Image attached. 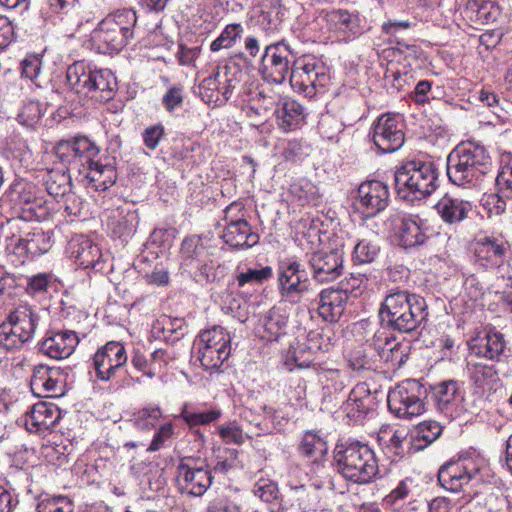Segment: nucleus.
<instances>
[{"mask_svg": "<svg viewBox=\"0 0 512 512\" xmlns=\"http://www.w3.org/2000/svg\"><path fill=\"white\" fill-rule=\"evenodd\" d=\"M380 253L377 241L362 239L358 241L353 250V260L359 264L372 263Z\"/></svg>", "mask_w": 512, "mask_h": 512, "instance_id": "obj_50", "label": "nucleus"}, {"mask_svg": "<svg viewBox=\"0 0 512 512\" xmlns=\"http://www.w3.org/2000/svg\"><path fill=\"white\" fill-rule=\"evenodd\" d=\"M21 219H8L0 225V238L5 243L8 254L15 255L21 262L27 256H37L50 248L49 238L41 230L26 232Z\"/></svg>", "mask_w": 512, "mask_h": 512, "instance_id": "obj_9", "label": "nucleus"}, {"mask_svg": "<svg viewBox=\"0 0 512 512\" xmlns=\"http://www.w3.org/2000/svg\"><path fill=\"white\" fill-rule=\"evenodd\" d=\"M55 158L59 166L47 169L43 176V183L47 193L54 198H58L71 190L73 172L69 171L56 156Z\"/></svg>", "mask_w": 512, "mask_h": 512, "instance_id": "obj_31", "label": "nucleus"}, {"mask_svg": "<svg viewBox=\"0 0 512 512\" xmlns=\"http://www.w3.org/2000/svg\"><path fill=\"white\" fill-rule=\"evenodd\" d=\"M470 378L482 390H490L498 381L497 371L493 365L474 363L469 368Z\"/></svg>", "mask_w": 512, "mask_h": 512, "instance_id": "obj_44", "label": "nucleus"}, {"mask_svg": "<svg viewBox=\"0 0 512 512\" xmlns=\"http://www.w3.org/2000/svg\"><path fill=\"white\" fill-rule=\"evenodd\" d=\"M343 251L339 249L320 250L309 256L308 264L312 277L319 283L337 279L343 271Z\"/></svg>", "mask_w": 512, "mask_h": 512, "instance_id": "obj_19", "label": "nucleus"}, {"mask_svg": "<svg viewBox=\"0 0 512 512\" xmlns=\"http://www.w3.org/2000/svg\"><path fill=\"white\" fill-rule=\"evenodd\" d=\"M394 181L400 198L420 200L436 190L438 173L432 162L408 161L396 170Z\"/></svg>", "mask_w": 512, "mask_h": 512, "instance_id": "obj_7", "label": "nucleus"}, {"mask_svg": "<svg viewBox=\"0 0 512 512\" xmlns=\"http://www.w3.org/2000/svg\"><path fill=\"white\" fill-rule=\"evenodd\" d=\"M372 140L382 153L399 150L405 141L401 116L391 113L379 116L372 125Z\"/></svg>", "mask_w": 512, "mask_h": 512, "instance_id": "obj_16", "label": "nucleus"}, {"mask_svg": "<svg viewBox=\"0 0 512 512\" xmlns=\"http://www.w3.org/2000/svg\"><path fill=\"white\" fill-rule=\"evenodd\" d=\"M509 251L510 244L507 240L486 236L475 243V263L484 269L498 268L504 264Z\"/></svg>", "mask_w": 512, "mask_h": 512, "instance_id": "obj_21", "label": "nucleus"}, {"mask_svg": "<svg viewBox=\"0 0 512 512\" xmlns=\"http://www.w3.org/2000/svg\"><path fill=\"white\" fill-rule=\"evenodd\" d=\"M491 165V158L483 146L461 143L447 157V176L456 186L474 185L490 171Z\"/></svg>", "mask_w": 512, "mask_h": 512, "instance_id": "obj_3", "label": "nucleus"}, {"mask_svg": "<svg viewBox=\"0 0 512 512\" xmlns=\"http://www.w3.org/2000/svg\"><path fill=\"white\" fill-rule=\"evenodd\" d=\"M368 278L362 273H351L349 277H346L341 281V287L338 290L345 291V294H352L357 297L361 292L367 288Z\"/></svg>", "mask_w": 512, "mask_h": 512, "instance_id": "obj_57", "label": "nucleus"}, {"mask_svg": "<svg viewBox=\"0 0 512 512\" xmlns=\"http://www.w3.org/2000/svg\"><path fill=\"white\" fill-rule=\"evenodd\" d=\"M162 417V410L157 405H149L134 414L133 423L139 430H151Z\"/></svg>", "mask_w": 512, "mask_h": 512, "instance_id": "obj_49", "label": "nucleus"}, {"mask_svg": "<svg viewBox=\"0 0 512 512\" xmlns=\"http://www.w3.org/2000/svg\"><path fill=\"white\" fill-rule=\"evenodd\" d=\"M430 230L419 216L404 217L399 227L400 244L406 249L421 246L428 240Z\"/></svg>", "mask_w": 512, "mask_h": 512, "instance_id": "obj_28", "label": "nucleus"}, {"mask_svg": "<svg viewBox=\"0 0 512 512\" xmlns=\"http://www.w3.org/2000/svg\"><path fill=\"white\" fill-rule=\"evenodd\" d=\"M496 185L502 195L506 198H512V157L498 173Z\"/></svg>", "mask_w": 512, "mask_h": 512, "instance_id": "obj_63", "label": "nucleus"}, {"mask_svg": "<svg viewBox=\"0 0 512 512\" xmlns=\"http://www.w3.org/2000/svg\"><path fill=\"white\" fill-rule=\"evenodd\" d=\"M299 451L306 457H319L327 451L325 440L314 431H307L302 438Z\"/></svg>", "mask_w": 512, "mask_h": 512, "instance_id": "obj_48", "label": "nucleus"}, {"mask_svg": "<svg viewBox=\"0 0 512 512\" xmlns=\"http://www.w3.org/2000/svg\"><path fill=\"white\" fill-rule=\"evenodd\" d=\"M472 207L470 201L449 194L442 196L434 205L437 215L449 226L465 221L472 212Z\"/></svg>", "mask_w": 512, "mask_h": 512, "instance_id": "obj_26", "label": "nucleus"}, {"mask_svg": "<svg viewBox=\"0 0 512 512\" xmlns=\"http://www.w3.org/2000/svg\"><path fill=\"white\" fill-rule=\"evenodd\" d=\"M441 432L442 427L439 423L435 421H424L417 425L413 432V437L417 441L424 442L423 445L418 447L419 449H422L434 442L441 435Z\"/></svg>", "mask_w": 512, "mask_h": 512, "instance_id": "obj_53", "label": "nucleus"}, {"mask_svg": "<svg viewBox=\"0 0 512 512\" xmlns=\"http://www.w3.org/2000/svg\"><path fill=\"white\" fill-rule=\"evenodd\" d=\"M272 275L273 271L270 266L240 264L236 267L234 280L238 288L255 287L262 285Z\"/></svg>", "mask_w": 512, "mask_h": 512, "instance_id": "obj_33", "label": "nucleus"}, {"mask_svg": "<svg viewBox=\"0 0 512 512\" xmlns=\"http://www.w3.org/2000/svg\"><path fill=\"white\" fill-rule=\"evenodd\" d=\"M319 381L329 393L339 392L346 386L347 375L337 369L323 370L319 373Z\"/></svg>", "mask_w": 512, "mask_h": 512, "instance_id": "obj_54", "label": "nucleus"}, {"mask_svg": "<svg viewBox=\"0 0 512 512\" xmlns=\"http://www.w3.org/2000/svg\"><path fill=\"white\" fill-rule=\"evenodd\" d=\"M207 258V250L199 237L185 238L181 245L182 268L192 273L194 265Z\"/></svg>", "mask_w": 512, "mask_h": 512, "instance_id": "obj_40", "label": "nucleus"}, {"mask_svg": "<svg viewBox=\"0 0 512 512\" xmlns=\"http://www.w3.org/2000/svg\"><path fill=\"white\" fill-rule=\"evenodd\" d=\"M278 125L285 132L301 128L306 121L304 107L295 100H286L275 111Z\"/></svg>", "mask_w": 512, "mask_h": 512, "instance_id": "obj_32", "label": "nucleus"}, {"mask_svg": "<svg viewBox=\"0 0 512 512\" xmlns=\"http://www.w3.org/2000/svg\"><path fill=\"white\" fill-rule=\"evenodd\" d=\"M125 347L118 341L107 342L99 348L93 357L96 376L101 381H109L126 364Z\"/></svg>", "mask_w": 512, "mask_h": 512, "instance_id": "obj_18", "label": "nucleus"}, {"mask_svg": "<svg viewBox=\"0 0 512 512\" xmlns=\"http://www.w3.org/2000/svg\"><path fill=\"white\" fill-rule=\"evenodd\" d=\"M504 198L506 197L498 190V193L486 195L482 199L483 208L487 211L489 216H499L505 212L506 201Z\"/></svg>", "mask_w": 512, "mask_h": 512, "instance_id": "obj_64", "label": "nucleus"}, {"mask_svg": "<svg viewBox=\"0 0 512 512\" xmlns=\"http://www.w3.org/2000/svg\"><path fill=\"white\" fill-rule=\"evenodd\" d=\"M222 238L230 247L250 248L259 241V236L254 233L246 220L228 223L223 231Z\"/></svg>", "mask_w": 512, "mask_h": 512, "instance_id": "obj_30", "label": "nucleus"}, {"mask_svg": "<svg viewBox=\"0 0 512 512\" xmlns=\"http://www.w3.org/2000/svg\"><path fill=\"white\" fill-rule=\"evenodd\" d=\"M244 73L234 61L219 65L216 71L203 79L198 87L201 99L207 104L221 106L236 92L241 95L240 83Z\"/></svg>", "mask_w": 512, "mask_h": 512, "instance_id": "obj_11", "label": "nucleus"}, {"mask_svg": "<svg viewBox=\"0 0 512 512\" xmlns=\"http://www.w3.org/2000/svg\"><path fill=\"white\" fill-rule=\"evenodd\" d=\"M505 346L503 335L495 330H489L483 338H479L471 345V351L476 356L498 361Z\"/></svg>", "mask_w": 512, "mask_h": 512, "instance_id": "obj_35", "label": "nucleus"}, {"mask_svg": "<svg viewBox=\"0 0 512 512\" xmlns=\"http://www.w3.org/2000/svg\"><path fill=\"white\" fill-rule=\"evenodd\" d=\"M288 323V313L285 309L274 306L263 318V334L262 338L267 341L278 340V338L286 333Z\"/></svg>", "mask_w": 512, "mask_h": 512, "instance_id": "obj_38", "label": "nucleus"}, {"mask_svg": "<svg viewBox=\"0 0 512 512\" xmlns=\"http://www.w3.org/2000/svg\"><path fill=\"white\" fill-rule=\"evenodd\" d=\"M484 466L485 460L481 457H466L448 462L439 469L438 481L446 490L459 492L477 478Z\"/></svg>", "mask_w": 512, "mask_h": 512, "instance_id": "obj_14", "label": "nucleus"}, {"mask_svg": "<svg viewBox=\"0 0 512 512\" xmlns=\"http://www.w3.org/2000/svg\"><path fill=\"white\" fill-rule=\"evenodd\" d=\"M76 263L84 269L102 270V253L98 245L86 237L77 240V247L74 249Z\"/></svg>", "mask_w": 512, "mask_h": 512, "instance_id": "obj_37", "label": "nucleus"}, {"mask_svg": "<svg viewBox=\"0 0 512 512\" xmlns=\"http://www.w3.org/2000/svg\"><path fill=\"white\" fill-rule=\"evenodd\" d=\"M377 404L376 392L372 393L368 384L358 383L351 390L342 409L347 418L355 424L361 422L369 413L373 412Z\"/></svg>", "mask_w": 512, "mask_h": 512, "instance_id": "obj_24", "label": "nucleus"}, {"mask_svg": "<svg viewBox=\"0 0 512 512\" xmlns=\"http://www.w3.org/2000/svg\"><path fill=\"white\" fill-rule=\"evenodd\" d=\"M78 343L75 331L49 329L38 343V349L43 355L60 360L69 357Z\"/></svg>", "mask_w": 512, "mask_h": 512, "instance_id": "obj_22", "label": "nucleus"}, {"mask_svg": "<svg viewBox=\"0 0 512 512\" xmlns=\"http://www.w3.org/2000/svg\"><path fill=\"white\" fill-rule=\"evenodd\" d=\"M382 323L394 331L411 333L428 317L426 300L408 290L391 289L379 309Z\"/></svg>", "mask_w": 512, "mask_h": 512, "instance_id": "obj_2", "label": "nucleus"}, {"mask_svg": "<svg viewBox=\"0 0 512 512\" xmlns=\"http://www.w3.org/2000/svg\"><path fill=\"white\" fill-rule=\"evenodd\" d=\"M61 418L57 405L49 402H38L26 413L24 425L31 433H44L53 428Z\"/></svg>", "mask_w": 512, "mask_h": 512, "instance_id": "obj_25", "label": "nucleus"}, {"mask_svg": "<svg viewBox=\"0 0 512 512\" xmlns=\"http://www.w3.org/2000/svg\"><path fill=\"white\" fill-rule=\"evenodd\" d=\"M296 53L284 41L266 47L261 58L260 71L275 83H282L291 74Z\"/></svg>", "mask_w": 512, "mask_h": 512, "instance_id": "obj_15", "label": "nucleus"}, {"mask_svg": "<svg viewBox=\"0 0 512 512\" xmlns=\"http://www.w3.org/2000/svg\"><path fill=\"white\" fill-rule=\"evenodd\" d=\"M348 296L345 291L327 288L320 292L318 313L327 322H336L342 316Z\"/></svg>", "mask_w": 512, "mask_h": 512, "instance_id": "obj_29", "label": "nucleus"}, {"mask_svg": "<svg viewBox=\"0 0 512 512\" xmlns=\"http://www.w3.org/2000/svg\"><path fill=\"white\" fill-rule=\"evenodd\" d=\"M432 396L441 412H452L462 400L459 385L454 380H447L432 387Z\"/></svg>", "mask_w": 512, "mask_h": 512, "instance_id": "obj_34", "label": "nucleus"}, {"mask_svg": "<svg viewBox=\"0 0 512 512\" xmlns=\"http://www.w3.org/2000/svg\"><path fill=\"white\" fill-rule=\"evenodd\" d=\"M137 214L135 211L118 208L108 219V228L118 238L126 239L136 230Z\"/></svg>", "mask_w": 512, "mask_h": 512, "instance_id": "obj_39", "label": "nucleus"}, {"mask_svg": "<svg viewBox=\"0 0 512 512\" xmlns=\"http://www.w3.org/2000/svg\"><path fill=\"white\" fill-rule=\"evenodd\" d=\"M219 409H210L205 411H192L185 404L181 410L180 417L190 426L208 425L217 421L221 416Z\"/></svg>", "mask_w": 512, "mask_h": 512, "instance_id": "obj_47", "label": "nucleus"}, {"mask_svg": "<svg viewBox=\"0 0 512 512\" xmlns=\"http://www.w3.org/2000/svg\"><path fill=\"white\" fill-rule=\"evenodd\" d=\"M39 320V309L26 302L19 303L0 324V346L6 350L21 348L33 339Z\"/></svg>", "mask_w": 512, "mask_h": 512, "instance_id": "obj_8", "label": "nucleus"}, {"mask_svg": "<svg viewBox=\"0 0 512 512\" xmlns=\"http://www.w3.org/2000/svg\"><path fill=\"white\" fill-rule=\"evenodd\" d=\"M136 23V12L132 9L117 10L108 14L91 32V47L102 54L120 52L134 37Z\"/></svg>", "mask_w": 512, "mask_h": 512, "instance_id": "obj_4", "label": "nucleus"}, {"mask_svg": "<svg viewBox=\"0 0 512 512\" xmlns=\"http://www.w3.org/2000/svg\"><path fill=\"white\" fill-rule=\"evenodd\" d=\"M243 33V27L241 24H229L221 32V34L210 44V50L212 52H218L221 49L231 48L237 41V39Z\"/></svg>", "mask_w": 512, "mask_h": 512, "instance_id": "obj_51", "label": "nucleus"}, {"mask_svg": "<svg viewBox=\"0 0 512 512\" xmlns=\"http://www.w3.org/2000/svg\"><path fill=\"white\" fill-rule=\"evenodd\" d=\"M99 153V147L86 136L61 140L54 149V155L79 183L95 191H105L115 184L117 172L111 164L100 162Z\"/></svg>", "mask_w": 512, "mask_h": 512, "instance_id": "obj_1", "label": "nucleus"}, {"mask_svg": "<svg viewBox=\"0 0 512 512\" xmlns=\"http://www.w3.org/2000/svg\"><path fill=\"white\" fill-rule=\"evenodd\" d=\"M277 288L281 300L298 304L312 291L305 268L293 258L280 260L277 266Z\"/></svg>", "mask_w": 512, "mask_h": 512, "instance_id": "obj_13", "label": "nucleus"}, {"mask_svg": "<svg viewBox=\"0 0 512 512\" xmlns=\"http://www.w3.org/2000/svg\"><path fill=\"white\" fill-rule=\"evenodd\" d=\"M334 458L337 471L353 483L368 484L379 473L375 453L367 444L355 441L337 446Z\"/></svg>", "mask_w": 512, "mask_h": 512, "instance_id": "obj_6", "label": "nucleus"}, {"mask_svg": "<svg viewBox=\"0 0 512 512\" xmlns=\"http://www.w3.org/2000/svg\"><path fill=\"white\" fill-rule=\"evenodd\" d=\"M466 10L475 15V21L480 24L493 23L500 16V8L491 1H469Z\"/></svg>", "mask_w": 512, "mask_h": 512, "instance_id": "obj_42", "label": "nucleus"}, {"mask_svg": "<svg viewBox=\"0 0 512 512\" xmlns=\"http://www.w3.org/2000/svg\"><path fill=\"white\" fill-rule=\"evenodd\" d=\"M231 336L225 328L214 326L210 329L203 330L197 336L194 345H203L215 347L217 349H225L231 351Z\"/></svg>", "mask_w": 512, "mask_h": 512, "instance_id": "obj_41", "label": "nucleus"}, {"mask_svg": "<svg viewBox=\"0 0 512 512\" xmlns=\"http://www.w3.org/2000/svg\"><path fill=\"white\" fill-rule=\"evenodd\" d=\"M61 379L60 368L39 364L33 368L30 386L38 396L58 395L61 392Z\"/></svg>", "mask_w": 512, "mask_h": 512, "instance_id": "obj_27", "label": "nucleus"}, {"mask_svg": "<svg viewBox=\"0 0 512 512\" xmlns=\"http://www.w3.org/2000/svg\"><path fill=\"white\" fill-rule=\"evenodd\" d=\"M426 389L415 379H407L387 395L389 411L400 419L410 420L425 412Z\"/></svg>", "mask_w": 512, "mask_h": 512, "instance_id": "obj_12", "label": "nucleus"}, {"mask_svg": "<svg viewBox=\"0 0 512 512\" xmlns=\"http://www.w3.org/2000/svg\"><path fill=\"white\" fill-rule=\"evenodd\" d=\"M178 483L182 491L201 496L212 484V475L207 465L197 466L192 459H184L178 465Z\"/></svg>", "mask_w": 512, "mask_h": 512, "instance_id": "obj_20", "label": "nucleus"}, {"mask_svg": "<svg viewBox=\"0 0 512 512\" xmlns=\"http://www.w3.org/2000/svg\"><path fill=\"white\" fill-rule=\"evenodd\" d=\"M414 488V480L412 478H405L397 484L383 499V503L387 506H394L405 501Z\"/></svg>", "mask_w": 512, "mask_h": 512, "instance_id": "obj_55", "label": "nucleus"}, {"mask_svg": "<svg viewBox=\"0 0 512 512\" xmlns=\"http://www.w3.org/2000/svg\"><path fill=\"white\" fill-rule=\"evenodd\" d=\"M39 190L36 185L26 179H15L5 192V197L9 200L12 208L20 214L28 205Z\"/></svg>", "mask_w": 512, "mask_h": 512, "instance_id": "obj_36", "label": "nucleus"}, {"mask_svg": "<svg viewBox=\"0 0 512 512\" xmlns=\"http://www.w3.org/2000/svg\"><path fill=\"white\" fill-rule=\"evenodd\" d=\"M194 346L197 349V359L206 370L219 368L230 355V350H220L215 347L203 345Z\"/></svg>", "mask_w": 512, "mask_h": 512, "instance_id": "obj_45", "label": "nucleus"}, {"mask_svg": "<svg viewBox=\"0 0 512 512\" xmlns=\"http://www.w3.org/2000/svg\"><path fill=\"white\" fill-rule=\"evenodd\" d=\"M38 512H74V503L65 496L43 499L37 506Z\"/></svg>", "mask_w": 512, "mask_h": 512, "instance_id": "obj_56", "label": "nucleus"}, {"mask_svg": "<svg viewBox=\"0 0 512 512\" xmlns=\"http://www.w3.org/2000/svg\"><path fill=\"white\" fill-rule=\"evenodd\" d=\"M368 342L374 347L380 357L384 354L386 348L391 346V344L393 347H396L397 345L396 338L384 327L378 329Z\"/></svg>", "mask_w": 512, "mask_h": 512, "instance_id": "obj_60", "label": "nucleus"}, {"mask_svg": "<svg viewBox=\"0 0 512 512\" xmlns=\"http://www.w3.org/2000/svg\"><path fill=\"white\" fill-rule=\"evenodd\" d=\"M253 493L262 501L271 503L278 496V488L273 481L269 479H260L255 483Z\"/></svg>", "mask_w": 512, "mask_h": 512, "instance_id": "obj_62", "label": "nucleus"}, {"mask_svg": "<svg viewBox=\"0 0 512 512\" xmlns=\"http://www.w3.org/2000/svg\"><path fill=\"white\" fill-rule=\"evenodd\" d=\"M318 129L324 138L333 140L344 130V125L335 117L326 115L320 119Z\"/></svg>", "mask_w": 512, "mask_h": 512, "instance_id": "obj_59", "label": "nucleus"}, {"mask_svg": "<svg viewBox=\"0 0 512 512\" xmlns=\"http://www.w3.org/2000/svg\"><path fill=\"white\" fill-rule=\"evenodd\" d=\"M66 82L79 97L97 101L112 99L117 88V80L112 71L98 69L85 61H76L68 66Z\"/></svg>", "mask_w": 512, "mask_h": 512, "instance_id": "obj_5", "label": "nucleus"}, {"mask_svg": "<svg viewBox=\"0 0 512 512\" xmlns=\"http://www.w3.org/2000/svg\"><path fill=\"white\" fill-rule=\"evenodd\" d=\"M388 201V187L381 181L371 180L358 187L354 206L365 218H372L387 207Z\"/></svg>", "mask_w": 512, "mask_h": 512, "instance_id": "obj_17", "label": "nucleus"}, {"mask_svg": "<svg viewBox=\"0 0 512 512\" xmlns=\"http://www.w3.org/2000/svg\"><path fill=\"white\" fill-rule=\"evenodd\" d=\"M60 197L63 201L61 208H63V212L66 217H69L70 220L73 221L76 217L81 215L83 210V201L78 195L70 190Z\"/></svg>", "mask_w": 512, "mask_h": 512, "instance_id": "obj_58", "label": "nucleus"}, {"mask_svg": "<svg viewBox=\"0 0 512 512\" xmlns=\"http://www.w3.org/2000/svg\"><path fill=\"white\" fill-rule=\"evenodd\" d=\"M50 216V208L48 202L40 195L38 191L34 198L31 199L30 203L25 206L17 219H21L24 223L23 226H27V221H44Z\"/></svg>", "mask_w": 512, "mask_h": 512, "instance_id": "obj_43", "label": "nucleus"}, {"mask_svg": "<svg viewBox=\"0 0 512 512\" xmlns=\"http://www.w3.org/2000/svg\"><path fill=\"white\" fill-rule=\"evenodd\" d=\"M325 21L328 30L340 41L355 39L364 31L362 19L357 12L333 9L326 13Z\"/></svg>", "mask_w": 512, "mask_h": 512, "instance_id": "obj_23", "label": "nucleus"}, {"mask_svg": "<svg viewBox=\"0 0 512 512\" xmlns=\"http://www.w3.org/2000/svg\"><path fill=\"white\" fill-rule=\"evenodd\" d=\"M329 343H323V336L320 333L311 332L308 335L307 343L299 346L293 352V357L296 365L299 368L309 367L313 359L309 357L300 361L299 354L304 352L305 349L309 351V354L316 353L317 351L328 350Z\"/></svg>", "mask_w": 512, "mask_h": 512, "instance_id": "obj_46", "label": "nucleus"}, {"mask_svg": "<svg viewBox=\"0 0 512 512\" xmlns=\"http://www.w3.org/2000/svg\"><path fill=\"white\" fill-rule=\"evenodd\" d=\"M289 80L295 92L313 98L324 93L330 83V68L321 58L303 55L293 62Z\"/></svg>", "mask_w": 512, "mask_h": 512, "instance_id": "obj_10", "label": "nucleus"}, {"mask_svg": "<svg viewBox=\"0 0 512 512\" xmlns=\"http://www.w3.org/2000/svg\"><path fill=\"white\" fill-rule=\"evenodd\" d=\"M52 276L49 273H38L27 278L26 292L36 296L47 291Z\"/></svg>", "mask_w": 512, "mask_h": 512, "instance_id": "obj_61", "label": "nucleus"}, {"mask_svg": "<svg viewBox=\"0 0 512 512\" xmlns=\"http://www.w3.org/2000/svg\"><path fill=\"white\" fill-rule=\"evenodd\" d=\"M202 50L201 41L196 40L194 43L189 44L181 41L178 44V49L175 54L179 65L181 66H195L196 60L199 58Z\"/></svg>", "mask_w": 512, "mask_h": 512, "instance_id": "obj_52", "label": "nucleus"}]
</instances>
